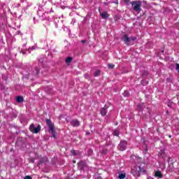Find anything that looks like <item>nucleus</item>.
<instances>
[{
	"label": "nucleus",
	"mask_w": 179,
	"mask_h": 179,
	"mask_svg": "<svg viewBox=\"0 0 179 179\" xmlns=\"http://www.w3.org/2000/svg\"><path fill=\"white\" fill-rule=\"evenodd\" d=\"M131 6L135 12H141V7L142 6V1H134L131 2Z\"/></svg>",
	"instance_id": "obj_1"
},
{
	"label": "nucleus",
	"mask_w": 179,
	"mask_h": 179,
	"mask_svg": "<svg viewBox=\"0 0 179 179\" xmlns=\"http://www.w3.org/2000/svg\"><path fill=\"white\" fill-rule=\"evenodd\" d=\"M46 124L48 125L49 129L51 131L52 138H57V133L55 132V128L54 127V124L50 120H46Z\"/></svg>",
	"instance_id": "obj_2"
},
{
	"label": "nucleus",
	"mask_w": 179,
	"mask_h": 179,
	"mask_svg": "<svg viewBox=\"0 0 179 179\" xmlns=\"http://www.w3.org/2000/svg\"><path fill=\"white\" fill-rule=\"evenodd\" d=\"M123 41H124L127 45H132L134 44V41L136 40V37H131L129 38L127 35H124L122 37Z\"/></svg>",
	"instance_id": "obj_3"
},
{
	"label": "nucleus",
	"mask_w": 179,
	"mask_h": 179,
	"mask_svg": "<svg viewBox=\"0 0 179 179\" xmlns=\"http://www.w3.org/2000/svg\"><path fill=\"white\" fill-rule=\"evenodd\" d=\"M29 131H31L32 134H38L40 131H41V126L38 125V127H36L34 124H31L29 127Z\"/></svg>",
	"instance_id": "obj_4"
},
{
	"label": "nucleus",
	"mask_w": 179,
	"mask_h": 179,
	"mask_svg": "<svg viewBox=\"0 0 179 179\" xmlns=\"http://www.w3.org/2000/svg\"><path fill=\"white\" fill-rule=\"evenodd\" d=\"M141 169L140 168V166H134L131 169V173L134 175V177H139L141 174Z\"/></svg>",
	"instance_id": "obj_5"
},
{
	"label": "nucleus",
	"mask_w": 179,
	"mask_h": 179,
	"mask_svg": "<svg viewBox=\"0 0 179 179\" xmlns=\"http://www.w3.org/2000/svg\"><path fill=\"white\" fill-rule=\"evenodd\" d=\"M127 143L125 141H121L117 148L119 150H121L122 152L127 149Z\"/></svg>",
	"instance_id": "obj_6"
},
{
	"label": "nucleus",
	"mask_w": 179,
	"mask_h": 179,
	"mask_svg": "<svg viewBox=\"0 0 179 179\" xmlns=\"http://www.w3.org/2000/svg\"><path fill=\"white\" fill-rule=\"evenodd\" d=\"M78 167L80 170H86L87 169V164L83 161H81L78 163Z\"/></svg>",
	"instance_id": "obj_7"
},
{
	"label": "nucleus",
	"mask_w": 179,
	"mask_h": 179,
	"mask_svg": "<svg viewBox=\"0 0 179 179\" xmlns=\"http://www.w3.org/2000/svg\"><path fill=\"white\" fill-rule=\"evenodd\" d=\"M71 125L73 127H79V125H80V122H79V120L77 119H74L71 121Z\"/></svg>",
	"instance_id": "obj_8"
},
{
	"label": "nucleus",
	"mask_w": 179,
	"mask_h": 179,
	"mask_svg": "<svg viewBox=\"0 0 179 179\" xmlns=\"http://www.w3.org/2000/svg\"><path fill=\"white\" fill-rule=\"evenodd\" d=\"M100 15L101 16L102 19H107L109 15L107 12L100 13Z\"/></svg>",
	"instance_id": "obj_9"
},
{
	"label": "nucleus",
	"mask_w": 179,
	"mask_h": 179,
	"mask_svg": "<svg viewBox=\"0 0 179 179\" xmlns=\"http://www.w3.org/2000/svg\"><path fill=\"white\" fill-rule=\"evenodd\" d=\"M101 115L104 116L106 114H107V107L102 108L101 109Z\"/></svg>",
	"instance_id": "obj_10"
},
{
	"label": "nucleus",
	"mask_w": 179,
	"mask_h": 179,
	"mask_svg": "<svg viewBox=\"0 0 179 179\" xmlns=\"http://www.w3.org/2000/svg\"><path fill=\"white\" fill-rule=\"evenodd\" d=\"M40 73V70H38V68L35 67L34 69L33 70V75L34 76H37V74Z\"/></svg>",
	"instance_id": "obj_11"
},
{
	"label": "nucleus",
	"mask_w": 179,
	"mask_h": 179,
	"mask_svg": "<svg viewBox=\"0 0 179 179\" xmlns=\"http://www.w3.org/2000/svg\"><path fill=\"white\" fill-rule=\"evenodd\" d=\"M16 101H17V103H23V97L22 96H17Z\"/></svg>",
	"instance_id": "obj_12"
},
{
	"label": "nucleus",
	"mask_w": 179,
	"mask_h": 179,
	"mask_svg": "<svg viewBox=\"0 0 179 179\" xmlns=\"http://www.w3.org/2000/svg\"><path fill=\"white\" fill-rule=\"evenodd\" d=\"M72 62V57H67L66 59V63L69 65Z\"/></svg>",
	"instance_id": "obj_13"
},
{
	"label": "nucleus",
	"mask_w": 179,
	"mask_h": 179,
	"mask_svg": "<svg viewBox=\"0 0 179 179\" xmlns=\"http://www.w3.org/2000/svg\"><path fill=\"white\" fill-rule=\"evenodd\" d=\"M155 177L162 178V172H160V171L155 172Z\"/></svg>",
	"instance_id": "obj_14"
},
{
	"label": "nucleus",
	"mask_w": 179,
	"mask_h": 179,
	"mask_svg": "<svg viewBox=\"0 0 179 179\" xmlns=\"http://www.w3.org/2000/svg\"><path fill=\"white\" fill-rule=\"evenodd\" d=\"M125 178V173H120L118 176L120 179H124Z\"/></svg>",
	"instance_id": "obj_15"
},
{
	"label": "nucleus",
	"mask_w": 179,
	"mask_h": 179,
	"mask_svg": "<svg viewBox=\"0 0 179 179\" xmlns=\"http://www.w3.org/2000/svg\"><path fill=\"white\" fill-rule=\"evenodd\" d=\"M123 96H124V97H128L129 96V92L128 91H124Z\"/></svg>",
	"instance_id": "obj_16"
},
{
	"label": "nucleus",
	"mask_w": 179,
	"mask_h": 179,
	"mask_svg": "<svg viewBox=\"0 0 179 179\" xmlns=\"http://www.w3.org/2000/svg\"><path fill=\"white\" fill-rule=\"evenodd\" d=\"M114 135L115 136H118V135H120V131L118 130H115L114 131Z\"/></svg>",
	"instance_id": "obj_17"
},
{
	"label": "nucleus",
	"mask_w": 179,
	"mask_h": 179,
	"mask_svg": "<svg viewBox=\"0 0 179 179\" xmlns=\"http://www.w3.org/2000/svg\"><path fill=\"white\" fill-rule=\"evenodd\" d=\"M100 75V71L97 70L94 73V76H99Z\"/></svg>",
	"instance_id": "obj_18"
},
{
	"label": "nucleus",
	"mask_w": 179,
	"mask_h": 179,
	"mask_svg": "<svg viewBox=\"0 0 179 179\" xmlns=\"http://www.w3.org/2000/svg\"><path fill=\"white\" fill-rule=\"evenodd\" d=\"M2 79H3V80H6V79H8V76H6V74H3Z\"/></svg>",
	"instance_id": "obj_19"
},
{
	"label": "nucleus",
	"mask_w": 179,
	"mask_h": 179,
	"mask_svg": "<svg viewBox=\"0 0 179 179\" xmlns=\"http://www.w3.org/2000/svg\"><path fill=\"white\" fill-rule=\"evenodd\" d=\"M122 2L125 3L126 5H129V0H122Z\"/></svg>",
	"instance_id": "obj_20"
},
{
	"label": "nucleus",
	"mask_w": 179,
	"mask_h": 179,
	"mask_svg": "<svg viewBox=\"0 0 179 179\" xmlns=\"http://www.w3.org/2000/svg\"><path fill=\"white\" fill-rule=\"evenodd\" d=\"M3 9H4V12H6V10L9 12V10H10L9 8H6V6H3Z\"/></svg>",
	"instance_id": "obj_21"
},
{
	"label": "nucleus",
	"mask_w": 179,
	"mask_h": 179,
	"mask_svg": "<svg viewBox=\"0 0 179 179\" xmlns=\"http://www.w3.org/2000/svg\"><path fill=\"white\" fill-rule=\"evenodd\" d=\"M108 68H110V69H114V64H108Z\"/></svg>",
	"instance_id": "obj_22"
},
{
	"label": "nucleus",
	"mask_w": 179,
	"mask_h": 179,
	"mask_svg": "<svg viewBox=\"0 0 179 179\" xmlns=\"http://www.w3.org/2000/svg\"><path fill=\"white\" fill-rule=\"evenodd\" d=\"M176 71L179 72V64H176Z\"/></svg>",
	"instance_id": "obj_23"
},
{
	"label": "nucleus",
	"mask_w": 179,
	"mask_h": 179,
	"mask_svg": "<svg viewBox=\"0 0 179 179\" xmlns=\"http://www.w3.org/2000/svg\"><path fill=\"white\" fill-rule=\"evenodd\" d=\"M24 179H31V177L30 176H27Z\"/></svg>",
	"instance_id": "obj_24"
},
{
	"label": "nucleus",
	"mask_w": 179,
	"mask_h": 179,
	"mask_svg": "<svg viewBox=\"0 0 179 179\" xmlns=\"http://www.w3.org/2000/svg\"><path fill=\"white\" fill-rule=\"evenodd\" d=\"M87 41H86V40H83V41H81V43H83V44H85V43H87Z\"/></svg>",
	"instance_id": "obj_25"
},
{
	"label": "nucleus",
	"mask_w": 179,
	"mask_h": 179,
	"mask_svg": "<svg viewBox=\"0 0 179 179\" xmlns=\"http://www.w3.org/2000/svg\"><path fill=\"white\" fill-rule=\"evenodd\" d=\"M71 153L75 155H76V150H72Z\"/></svg>",
	"instance_id": "obj_26"
},
{
	"label": "nucleus",
	"mask_w": 179,
	"mask_h": 179,
	"mask_svg": "<svg viewBox=\"0 0 179 179\" xmlns=\"http://www.w3.org/2000/svg\"><path fill=\"white\" fill-rule=\"evenodd\" d=\"M3 20H4V22H3L4 24H6V23H7V22H6V17H3Z\"/></svg>",
	"instance_id": "obj_27"
},
{
	"label": "nucleus",
	"mask_w": 179,
	"mask_h": 179,
	"mask_svg": "<svg viewBox=\"0 0 179 179\" xmlns=\"http://www.w3.org/2000/svg\"><path fill=\"white\" fill-rule=\"evenodd\" d=\"M96 179H102V178H101V176H98L96 177Z\"/></svg>",
	"instance_id": "obj_28"
},
{
	"label": "nucleus",
	"mask_w": 179,
	"mask_h": 179,
	"mask_svg": "<svg viewBox=\"0 0 179 179\" xmlns=\"http://www.w3.org/2000/svg\"><path fill=\"white\" fill-rule=\"evenodd\" d=\"M113 3H118V1L117 0V1H113Z\"/></svg>",
	"instance_id": "obj_29"
},
{
	"label": "nucleus",
	"mask_w": 179,
	"mask_h": 179,
	"mask_svg": "<svg viewBox=\"0 0 179 179\" xmlns=\"http://www.w3.org/2000/svg\"><path fill=\"white\" fill-rule=\"evenodd\" d=\"M104 5H108V3L103 2Z\"/></svg>",
	"instance_id": "obj_30"
},
{
	"label": "nucleus",
	"mask_w": 179,
	"mask_h": 179,
	"mask_svg": "<svg viewBox=\"0 0 179 179\" xmlns=\"http://www.w3.org/2000/svg\"><path fill=\"white\" fill-rule=\"evenodd\" d=\"M148 179H153V178L149 176V177L148 178Z\"/></svg>",
	"instance_id": "obj_31"
},
{
	"label": "nucleus",
	"mask_w": 179,
	"mask_h": 179,
	"mask_svg": "<svg viewBox=\"0 0 179 179\" xmlns=\"http://www.w3.org/2000/svg\"><path fill=\"white\" fill-rule=\"evenodd\" d=\"M90 134V133L88 132V131L86 132V135H89Z\"/></svg>",
	"instance_id": "obj_32"
},
{
	"label": "nucleus",
	"mask_w": 179,
	"mask_h": 179,
	"mask_svg": "<svg viewBox=\"0 0 179 179\" xmlns=\"http://www.w3.org/2000/svg\"><path fill=\"white\" fill-rule=\"evenodd\" d=\"M90 153H93V150H90Z\"/></svg>",
	"instance_id": "obj_33"
},
{
	"label": "nucleus",
	"mask_w": 179,
	"mask_h": 179,
	"mask_svg": "<svg viewBox=\"0 0 179 179\" xmlns=\"http://www.w3.org/2000/svg\"><path fill=\"white\" fill-rule=\"evenodd\" d=\"M38 10H41L40 8H38Z\"/></svg>",
	"instance_id": "obj_34"
}]
</instances>
